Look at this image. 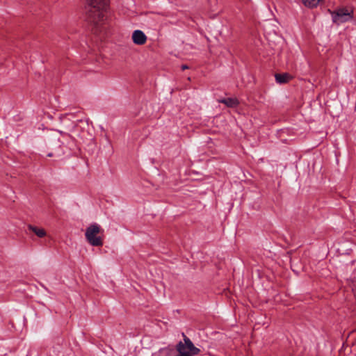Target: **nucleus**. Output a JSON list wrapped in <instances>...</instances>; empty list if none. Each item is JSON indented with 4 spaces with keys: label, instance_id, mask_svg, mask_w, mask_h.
<instances>
[{
    "label": "nucleus",
    "instance_id": "obj_4",
    "mask_svg": "<svg viewBox=\"0 0 356 356\" xmlns=\"http://www.w3.org/2000/svg\"><path fill=\"white\" fill-rule=\"evenodd\" d=\"M331 15L332 22L338 25L350 21L353 18V12H349L346 8H339L331 12Z\"/></svg>",
    "mask_w": 356,
    "mask_h": 356
},
{
    "label": "nucleus",
    "instance_id": "obj_6",
    "mask_svg": "<svg viewBox=\"0 0 356 356\" xmlns=\"http://www.w3.org/2000/svg\"><path fill=\"white\" fill-rule=\"evenodd\" d=\"M275 77L277 83L280 84L286 83L293 78L289 73L275 74Z\"/></svg>",
    "mask_w": 356,
    "mask_h": 356
},
{
    "label": "nucleus",
    "instance_id": "obj_5",
    "mask_svg": "<svg viewBox=\"0 0 356 356\" xmlns=\"http://www.w3.org/2000/svg\"><path fill=\"white\" fill-rule=\"evenodd\" d=\"M132 40L134 44L143 45L147 41V36L142 31L136 30L132 34Z\"/></svg>",
    "mask_w": 356,
    "mask_h": 356
},
{
    "label": "nucleus",
    "instance_id": "obj_9",
    "mask_svg": "<svg viewBox=\"0 0 356 356\" xmlns=\"http://www.w3.org/2000/svg\"><path fill=\"white\" fill-rule=\"evenodd\" d=\"M159 356H177L172 348H165L159 350Z\"/></svg>",
    "mask_w": 356,
    "mask_h": 356
},
{
    "label": "nucleus",
    "instance_id": "obj_3",
    "mask_svg": "<svg viewBox=\"0 0 356 356\" xmlns=\"http://www.w3.org/2000/svg\"><path fill=\"white\" fill-rule=\"evenodd\" d=\"M184 341H180L176 345L177 356H196L200 355L201 350L195 346L192 341L182 333Z\"/></svg>",
    "mask_w": 356,
    "mask_h": 356
},
{
    "label": "nucleus",
    "instance_id": "obj_12",
    "mask_svg": "<svg viewBox=\"0 0 356 356\" xmlns=\"http://www.w3.org/2000/svg\"><path fill=\"white\" fill-rule=\"evenodd\" d=\"M52 156H53L52 153H49V154H47V156H49V157H51Z\"/></svg>",
    "mask_w": 356,
    "mask_h": 356
},
{
    "label": "nucleus",
    "instance_id": "obj_11",
    "mask_svg": "<svg viewBox=\"0 0 356 356\" xmlns=\"http://www.w3.org/2000/svg\"><path fill=\"white\" fill-rule=\"evenodd\" d=\"M188 67L187 65H181V70H186V69H188Z\"/></svg>",
    "mask_w": 356,
    "mask_h": 356
},
{
    "label": "nucleus",
    "instance_id": "obj_2",
    "mask_svg": "<svg viewBox=\"0 0 356 356\" xmlns=\"http://www.w3.org/2000/svg\"><path fill=\"white\" fill-rule=\"evenodd\" d=\"M104 229L97 223L90 225L86 229L85 236L88 242L92 246L101 247L103 245Z\"/></svg>",
    "mask_w": 356,
    "mask_h": 356
},
{
    "label": "nucleus",
    "instance_id": "obj_8",
    "mask_svg": "<svg viewBox=\"0 0 356 356\" xmlns=\"http://www.w3.org/2000/svg\"><path fill=\"white\" fill-rule=\"evenodd\" d=\"M220 102L223 103L228 107H236L238 105V101L235 98H226L220 101Z\"/></svg>",
    "mask_w": 356,
    "mask_h": 356
},
{
    "label": "nucleus",
    "instance_id": "obj_10",
    "mask_svg": "<svg viewBox=\"0 0 356 356\" xmlns=\"http://www.w3.org/2000/svg\"><path fill=\"white\" fill-rule=\"evenodd\" d=\"M304 5L308 8L316 7L321 0H302Z\"/></svg>",
    "mask_w": 356,
    "mask_h": 356
},
{
    "label": "nucleus",
    "instance_id": "obj_1",
    "mask_svg": "<svg viewBox=\"0 0 356 356\" xmlns=\"http://www.w3.org/2000/svg\"><path fill=\"white\" fill-rule=\"evenodd\" d=\"M83 8L85 20L90 25L95 35L102 31V25L108 18L110 0H85Z\"/></svg>",
    "mask_w": 356,
    "mask_h": 356
},
{
    "label": "nucleus",
    "instance_id": "obj_7",
    "mask_svg": "<svg viewBox=\"0 0 356 356\" xmlns=\"http://www.w3.org/2000/svg\"><path fill=\"white\" fill-rule=\"evenodd\" d=\"M28 228L29 230L32 231L37 236L40 238H43L47 234L46 231L43 228L33 226L32 225H29Z\"/></svg>",
    "mask_w": 356,
    "mask_h": 356
}]
</instances>
